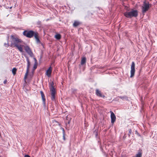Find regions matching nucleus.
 Wrapping results in <instances>:
<instances>
[{"label":"nucleus","mask_w":157,"mask_h":157,"mask_svg":"<svg viewBox=\"0 0 157 157\" xmlns=\"http://www.w3.org/2000/svg\"><path fill=\"white\" fill-rule=\"evenodd\" d=\"M65 134H63V139L64 140H65Z\"/></svg>","instance_id":"nucleus-24"},{"label":"nucleus","mask_w":157,"mask_h":157,"mask_svg":"<svg viewBox=\"0 0 157 157\" xmlns=\"http://www.w3.org/2000/svg\"><path fill=\"white\" fill-rule=\"evenodd\" d=\"M26 59H27V70H26V72L25 74V76L24 78L25 79L27 78V77L28 75V74L29 73V68L30 67V62L28 58L27 57Z\"/></svg>","instance_id":"nucleus-8"},{"label":"nucleus","mask_w":157,"mask_h":157,"mask_svg":"<svg viewBox=\"0 0 157 157\" xmlns=\"http://www.w3.org/2000/svg\"><path fill=\"white\" fill-rule=\"evenodd\" d=\"M132 131L131 129H129V134H128V136H130V135L131 134L132 132Z\"/></svg>","instance_id":"nucleus-20"},{"label":"nucleus","mask_w":157,"mask_h":157,"mask_svg":"<svg viewBox=\"0 0 157 157\" xmlns=\"http://www.w3.org/2000/svg\"><path fill=\"white\" fill-rule=\"evenodd\" d=\"M86 59L85 57L83 58L81 61V64L82 65H83L86 62Z\"/></svg>","instance_id":"nucleus-13"},{"label":"nucleus","mask_w":157,"mask_h":157,"mask_svg":"<svg viewBox=\"0 0 157 157\" xmlns=\"http://www.w3.org/2000/svg\"><path fill=\"white\" fill-rule=\"evenodd\" d=\"M110 113H111V122L113 124L116 121V117L114 113L112 111H110Z\"/></svg>","instance_id":"nucleus-9"},{"label":"nucleus","mask_w":157,"mask_h":157,"mask_svg":"<svg viewBox=\"0 0 157 157\" xmlns=\"http://www.w3.org/2000/svg\"><path fill=\"white\" fill-rule=\"evenodd\" d=\"M96 94L98 96L102 97V95L101 91L98 89L96 90Z\"/></svg>","instance_id":"nucleus-12"},{"label":"nucleus","mask_w":157,"mask_h":157,"mask_svg":"<svg viewBox=\"0 0 157 157\" xmlns=\"http://www.w3.org/2000/svg\"><path fill=\"white\" fill-rule=\"evenodd\" d=\"M149 7V3L146 2H144L141 7L142 13L144 14L148 10Z\"/></svg>","instance_id":"nucleus-5"},{"label":"nucleus","mask_w":157,"mask_h":157,"mask_svg":"<svg viewBox=\"0 0 157 157\" xmlns=\"http://www.w3.org/2000/svg\"><path fill=\"white\" fill-rule=\"evenodd\" d=\"M24 157H30L29 155H25Z\"/></svg>","instance_id":"nucleus-23"},{"label":"nucleus","mask_w":157,"mask_h":157,"mask_svg":"<svg viewBox=\"0 0 157 157\" xmlns=\"http://www.w3.org/2000/svg\"><path fill=\"white\" fill-rule=\"evenodd\" d=\"M142 156V154L141 153L139 152L136 155L135 157H141Z\"/></svg>","instance_id":"nucleus-18"},{"label":"nucleus","mask_w":157,"mask_h":157,"mask_svg":"<svg viewBox=\"0 0 157 157\" xmlns=\"http://www.w3.org/2000/svg\"><path fill=\"white\" fill-rule=\"evenodd\" d=\"M80 24V22L78 21H75L73 23V25L74 27H76L78 25Z\"/></svg>","instance_id":"nucleus-14"},{"label":"nucleus","mask_w":157,"mask_h":157,"mask_svg":"<svg viewBox=\"0 0 157 157\" xmlns=\"http://www.w3.org/2000/svg\"><path fill=\"white\" fill-rule=\"evenodd\" d=\"M6 82H7V80H5L4 81V84H6Z\"/></svg>","instance_id":"nucleus-25"},{"label":"nucleus","mask_w":157,"mask_h":157,"mask_svg":"<svg viewBox=\"0 0 157 157\" xmlns=\"http://www.w3.org/2000/svg\"><path fill=\"white\" fill-rule=\"evenodd\" d=\"M11 44L10 46L16 47L21 52H23V45L22 41L16 35H12L11 36Z\"/></svg>","instance_id":"nucleus-1"},{"label":"nucleus","mask_w":157,"mask_h":157,"mask_svg":"<svg viewBox=\"0 0 157 157\" xmlns=\"http://www.w3.org/2000/svg\"><path fill=\"white\" fill-rule=\"evenodd\" d=\"M34 59L35 61V64L34 65L33 68L34 69H35L37 67V65H36L37 64V61L36 59L35 58H34Z\"/></svg>","instance_id":"nucleus-16"},{"label":"nucleus","mask_w":157,"mask_h":157,"mask_svg":"<svg viewBox=\"0 0 157 157\" xmlns=\"http://www.w3.org/2000/svg\"><path fill=\"white\" fill-rule=\"evenodd\" d=\"M124 15L127 17H136L138 15V11L136 10H132L130 11L125 12Z\"/></svg>","instance_id":"nucleus-3"},{"label":"nucleus","mask_w":157,"mask_h":157,"mask_svg":"<svg viewBox=\"0 0 157 157\" xmlns=\"http://www.w3.org/2000/svg\"><path fill=\"white\" fill-rule=\"evenodd\" d=\"M23 47L25 48V50L26 51V52L28 53V54L31 57L33 56V54L32 52V51L30 48L28 46H24L23 45Z\"/></svg>","instance_id":"nucleus-7"},{"label":"nucleus","mask_w":157,"mask_h":157,"mask_svg":"<svg viewBox=\"0 0 157 157\" xmlns=\"http://www.w3.org/2000/svg\"><path fill=\"white\" fill-rule=\"evenodd\" d=\"M53 82L51 84V86L50 88V90L51 92V99L52 100H54L55 98V96L56 94V90L54 88L53 85Z\"/></svg>","instance_id":"nucleus-4"},{"label":"nucleus","mask_w":157,"mask_h":157,"mask_svg":"<svg viewBox=\"0 0 157 157\" xmlns=\"http://www.w3.org/2000/svg\"><path fill=\"white\" fill-rule=\"evenodd\" d=\"M135 64L134 62H132V64L131 67V71H130V73L131 75L130 77L132 78L133 77L134 75L135 72Z\"/></svg>","instance_id":"nucleus-6"},{"label":"nucleus","mask_w":157,"mask_h":157,"mask_svg":"<svg viewBox=\"0 0 157 157\" xmlns=\"http://www.w3.org/2000/svg\"><path fill=\"white\" fill-rule=\"evenodd\" d=\"M120 98L122 99H127V97L126 96H123V97H121V96H120L119 97Z\"/></svg>","instance_id":"nucleus-19"},{"label":"nucleus","mask_w":157,"mask_h":157,"mask_svg":"<svg viewBox=\"0 0 157 157\" xmlns=\"http://www.w3.org/2000/svg\"><path fill=\"white\" fill-rule=\"evenodd\" d=\"M62 129L63 131V134H65V131L64 128H62Z\"/></svg>","instance_id":"nucleus-22"},{"label":"nucleus","mask_w":157,"mask_h":157,"mask_svg":"<svg viewBox=\"0 0 157 157\" xmlns=\"http://www.w3.org/2000/svg\"><path fill=\"white\" fill-rule=\"evenodd\" d=\"M56 38L58 40H59L61 38V36L59 34H57L55 36Z\"/></svg>","instance_id":"nucleus-15"},{"label":"nucleus","mask_w":157,"mask_h":157,"mask_svg":"<svg viewBox=\"0 0 157 157\" xmlns=\"http://www.w3.org/2000/svg\"><path fill=\"white\" fill-rule=\"evenodd\" d=\"M4 45L6 47H8L9 46V44L8 43L7 44L5 43L4 44Z\"/></svg>","instance_id":"nucleus-21"},{"label":"nucleus","mask_w":157,"mask_h":157,"mask_svg":"<svg viewBox=\"0 0 157 157\" xmlns=\"http://www.w3.org/2000/svg\"><path fill=\"white\" fill-rule=\"evenodd\" d=\"M17 69L16 68H13L12 70V72L13 74L14 75L16 73Z\"/></svg>","instance_id":"nucleus-17"},{"label":"nucleus","mask_w":157,"mask_h":157,"mask_svg":"<svg viewBox=\"0 0 157 157\" xmlns=\"http://www.w3.org/2000/svg\"><path fill=\"white\" fill-rule=\"evenodd\" d=\"M52 69L51 66H50L48 69L47 70L45 74L48 77H50L51 75Z\"/></svg>","instance_id":"nucleus-10"},{"label":"nucleus","mask_w":157,"mask_h":157,"mask_svg":"<svg viewBox=\"0 0 157 157\" xmlns=\"http://www.w3.org/2000/svg\"><path fill=\"white\" fill-rule=\"evenodd\" d=\"M23 34L24 36L29 38H32L34 36L36 43H40L39 38V34L37 32H34L32 30H25L23 32Z\"/></svg>","instance_id":"nucleus-2"},{"label":"nucleus","mask_w":157,"mask_h":157,"mask_svg":"<svg viewBox=\"0 0 157 157\" xmlns=\"http://www.w3.org/2000/svg\"><path fill=\"white\" fill-rule=\"evenodd\" d=\"M40 93L42 99V100H43V104L45 106V99L44 98V97H45L44 95V93L42 91H41L40 92Z\"/></svg>","instance_id":"nucleus-11"}]
</instances>
